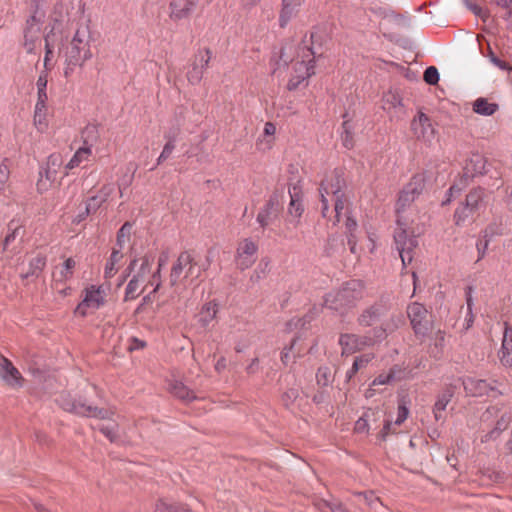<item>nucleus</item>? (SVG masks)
<instances>
[{
    "label": "nucleus",
    "instance_id": "nucleus-1",
    "mask_svg": "<svg viewBox=\"0 0 512 512\" xmlns=\"http://www.w3.org/2000/svg\"><path fill=\"white\" fill-rule=\"evenodd\" d=\"M397 328V323L393 321H384L378 327H374L372 334L357 335L352 333L341 334L339 337V345L341 346L342 355H352L366 347L374 345L377 341L384 339L388 333H392Z\"/></svg>",
    "mask_w": 512,
    "mask_h": 512
},
{
    "label": "nucleus",
    "instance_id": "nucleus-2",
    "mask_svg": "<svg viewBox=\"0 0 512 512\" xmlns=\"http://www.w3.org/2000/svg\"><path fill=\"white\" fill-rule=\"evenodd\" d=\"M425 189V177L423 174L414 175L410 181L399 192L395 205L397 222L401 225L409 224L410 217L414 211L413 205Z\"/></svg>",
    "mask_w": 512,
    "mask_h": 512
},
{
    "label": "nucleus",
    "instance_id": "nucleus-3",
    "mask_svg": "<svg viewBox=\"0 0 512 512\" xmlns=\"http://www.w3.org/2000/svg\"><path fill=\"white\" fill-rule=\"evenodd\" d=\"M365 287L360 280L345 282L335 293H330L325 299L327 307L344 312L356 306L363 299Z\"/></svg>",
    "mask_w": 512,
    "mask_h": 512
},
{
    "label": "nucleus",
    "instance_id": "nucleus-4",
    "mask_svg": "<svg viewBox=\"0 0 512 512\" xmlns=\"http://www.w3.org/2000/svg\"><path fill=\"white\" fill-rule=\"evenodd\" d=\"M207 267L208 264L197 262L191 252L183 251L171 268L170 285L176 286L182 280L192 283L201 277Z\"/></svg>",
    "mask_w": 512,
    "mask_h": 512
},
{
    "label": "nucleus",
    "instance_id": "nucleus-5",
    "mask_svg": "<svg viewBox=\"0 0 512 512\" xmlns=\"http://www.w3.org/2000/svg\"><path fill=\"white\" fill-rule=\"evenodd\" d=\"M88 39L89 35L84 30H77L74 34L66 53L65 77L70 76L76 66H82L92 58Z\"/></svg>",
    "mask_w": 512,
    "mask_h": 512
},
{
    "label": "nucleus",
    "instance_id": "nucleus-6",
    "mask_svg": "<svg viewBox=\"0 0 512 512\" xmlns=\"http://www.w3.org/2000/svg\"><path fill=\"white\" fill-rule=\"evenodd\" d=\"M317 55H320V53L314 47L306 44L298 51V57L292 64L293 73L287 83L289 90L297 89L304 80L315 73L314 62Z\"/></svg>",
    "mask_w": 512,
    "mask_h": 512
},
{
    "label": "nucleus",
    "instance_id": "nucleus-7",
    "mask_svg": "<svg viewBox=\"0 0 512 512\" xmlns=\"http://www.w3.org/2000/svg\"><path fill=\"white\" fill-rule=\"evenodd\" d=\"M414 220H409V224L401 225L397 222V228L394 232V243L399 253L403 266L411 263L413 259V250L417 247L416 237L422 230L413 226Z\"/></svg>",
    "mask_w": 512,
    "mask_h": 512
},
{
    "label": "nucleus",
    "instance_id": "nucleus-8",
    "mask_svg": "<svg viewBox=\"0 0 512 512\" xmlns=\"http://www.w3.org/2000/svg\"><path fill=\"white\" fill-rule=\"evenodd\" d=\"M57 402L63 410L82 417L112 419L114 415V411L111 409L99 408L66 394H61Z\"/></svg>",
    "mask_w": 512,
    "mask_h": 512
},
{
    "label": "nucleus",
    "instance_id": "nucleus-9",
    "mask_svg": "<svg viewBox=\"0 0 512 512\" xmlns=\"http://www.w3.org/2000/svg\"><path fill=\"white\" fill-rule=\"evenodd\" d=\"M345 187L344 173L342 170L335 169L328 173L320 184L321 195V213L323 217H329V200L328 195L335 196L343 194L342 189Z\"/></svg>",
    "mask_w": 512,
    "mask_h": 512
},
{
    "label": "nucleus",
    "instance_id": "nucleus-10",
    "mask_svg": "<svg viewBox=\"0 0 512 512\" xmlns=\"http://www.w3.org/2000/svg\"><path fill=\"white\" fill-rule=\"evenodd\" d=\"M466 393L473 397L489 396L497 398L505 394L502 384L496 380L487 381L485 379H478L475 377H467L462 381Z\"/></svg>",
    "mask_w": 512,
    "mask_h": 512
},
{
    "label": "nucleus",
    "instance_id": "nucleus-11",
    "mask_svg": "<svg viewBox=\"0 0 512 512\" xmlns=\"http://www.w3.org/2000/svg\"><path fill=\"white\" fill-rule=\"evenodd\" d=\"M388 309L385 305L376 303L370 307L364 309L357 318V323L362 327H371L376 323H380V325L384 321H389L393 323H397V326L400 323V318L391 316L389 319L387 318Z\"/></svg>",
    "mask_w": 512,
    "mask_h": 512
},
{
    "label": "nucleus",
    "instance_id": "nucleus-12",
    "mask_svg": "<svg viewBox=\"0 0 512 512\" xmlns=\"http://www.w3.org/2000/svg\"><path fill=\"white\" fill-rule=\"evenodd\" d=\"M41 16H37V10L26 20L23 31V47L27 53H34L40 44Z\"/></svg>",
    "mask_w": 512,
    "mask_h": 512
},
{
    "label": "nucleus",
    "instance_id": "nucleus-13",
    "mask_svg": "<svg viewBox=\"0 0 512 512\" xmlns=\"http://www.w3.org/2000/svg\"><path fill=\"white\" fill-rule=\"evenodd\" d=\"M258 246L251 239H243L238 243L235 263L240 270L250 268L256 261Z\"/></svg>",
    "mask_w": 512,
    "mask_h": 512
},
{
    "label": "nucleus",
    "instance_id": "nucleus-14",
    "mask_svg": "<svg viewBox=\"0 0 512 512\" xmlns=\"http://www.w3.org/2000/svg\"><path fill=\"white\" fill-rule=\"evenodd\" d=\"M407 314L415 333L420 335L426 334L429 329L428 311L426 308L422 304L415 302L408 306Z\"/></svg>",
    "mask_w": 512,
    "mask_h": 512
},
{
    "label": "nucleus",
    "instance_id": "nucleus-15",
    "mask_svg": "<svg viewBox=\"0 0 512 512\" xmlns=\"http://www.w3.org/2000/svg\"><path fill=\"white\" fill-rule=\"evenodd\" d=\"M382 109L388 114L390 120L400 119L405 114L402 97L395 90H388L382 96Z\"/></svg>",
    "mask_w": 512,
    "mask_h": 512
},
{
    "label": "nucleus",
    "instance_id": "nucleus-16",
    "mask_svg": "<svg viewBox=\"0 0 512 512\" xmlns=\"http://www.w3.org/2000/svg\"><path fill=\"white\" fill-rule=\"evenodd\" d=\"M211 59V51L209 49H205L204 51H200L196 56L195 60L192 64L191 70L187 72L188 81L197 85L203 78L204 72L208 67V64Z\"/></svg>",
    "mask_w": 512,
    "mask_h": 512
},
{
    "label": "nucleus",
    "instance_id": "nucleus-17",
    "mask_svg": "<svg viewBox=\"0 0 512 512\" xmlns=\"http://www.w3.org/2000/svg\"><path fill=\"white\" fill-rule=\"evenodd\" d=\"M199 0H170L169 17L173 21H180L189 18L197 9Z\"/></svg>",
    "mask_w": 512,
    "mask_h": 512
},
{
    "label": "nucleus",
    "instance_id": "nucleus-18",
    "mask_svg": "<svg viewBox=\"0 0 512 512\" xmlns=\"http://www.w3.org/2000/svg\"><path fill=\"white\" fill-rule=\"evenodd\" d=\"M411 131L417 139L424 141H430L434 135V128L429 117L421 111L412 119Z\"/></svg>",
    "mask_w": 512,
    "mask_h": 512
},
{
    "label": "nucleus",
    "instance_id": "nucleus-19",
    "mask_svg": "<svg viewBox=\"0 0 512 512\" xmlns=\"http://www.w3.org/2000/svg\"><path fill=\"white\" fill-rule=\"evenodd\" d=\"M0 376L9 386H22L23 378L20 372L12 362L4 356H0Z\"/></svg>",
    "mask_w": 512,
    "mask_h": 512
},
{
    "label": "nucleus",
    "instance_id": "nucleus-20",
    "mask_svg": "<svg viewBox=\"0 0 512 512\" xmlns=\"http://www.w3.org/2000/svg\"><path fill=\"white\" fill-rule=\"evenodd\" d=\"M105 292L102 287L91 286L86 289L83 301L78 305L77 310L84 315V308L98 309L104 304Z\"/></svg>",
    "mask_w": 512,
    "mask_h": 512
},
{
    "label": "nucleus",
    "instance_id": "nucleus-21",
    "mask_svg": "<svg viewBox=\"0 0 512 512\" xmlns=\"http://www.w3.org/2000/svg\"><path fill=\"white\" fill-rule=\"evenodd\" d=\"M280 210L281 208L279 206L278 198L276 196L270 197L264 207L259 211L257 215V222L263 228L270 225L276 218H278Z\"/></svg>",
    "mask_w": 512,
    "mask_h": 512
},
{
    "label": "nucleus",
    "instance_id": "nucleus-22",
    "mask_svg": "<svg viewBox=\"0 0 512 512\" xmlns=\"http://www.w3.org/2000/svg\"><path fill=\"white\" fill-rule=\"evenodd\" d=\"M501 364L505 367H512V326L505 322L501 348L498 352Z\"/></svg>",
    "mask_w": 512,
    "mask_h": 512
},
{
    "label": "nucleus",
    "instance_id": "nucleus-23",
    "mask_svg": "<svg viewBox=\"0 0 512 512\" xmlns=\"http://www.w3.org/2000/svg\"><path fill=\"white\" fill-rule=\"evenodd\" d=\"M487 160L479 153H472L471 156L466 159L463 166L464 176L475 177L477 175H483L487 172L486 170Z\"/></svg>",
    "mask_w": 512,
    "mask_h": 512
},
{
    "label": "nucleus",
    "instance_id": "nucleus-24",
    "mask_svg": "<svg viewBox=\"0 0 512 512\" xmlns=\"http://www.w3.org/2000/svg\"><path fill=\"white\" fill-rule=\"evenodd\" d=\"M114 191L113 184H104L96 195L89 197L86 200V214H94L107 201Z\"/></svg>",
    "mask_w": 512,
    "mask_h": 512
},
{
    "label": "nucleus",
    "instance_id": "nucleus-25",
    "mask_svg": "<svg viewBox=\"0 0 512 512\" xmlns=\"http://www.w3.org/2000/svg\"><path fill=\"white\" fill-rule=\"evenodd\" d=\"M304 0H282V9L279 15V25L281 28L287 24L298 14Z\"/></svg>",
    "mask_w": 512,
    "mask_h": 512
},
{
    "label": "nucleus",
    "instance_id": "nucleus-26",
    "mask_svg": "<svg viewBox=\"0 0 512 512\" xmlns=\"http://www.w3.org/2000/svg\"><path fill=\"white\" fill-rule=\"evenodd\" d=\"M290 203L288 207V213L294 218H300L304 212L302 205V192L297 185H293L289 188Z\"/></svg>",
    "mask_w": 512,
    "mask_h": 512
},
{
    "label": "nucleus",
    "instance_id": "nucleus-27",
    "mask_svg": "<svg viewBox=\"0 0 512 512\" xmlns=\"http://www.w3.org/2000/svg\"><path fill=\"white\" fill-rule=\"evenodd\" d=\"M484 190L481 188L474 189L466 196V202L460 207L458 217H461V212L472 211L475 213L478 211L483 203Z\"/></svg>",
    "mask_w": 512,
    "mask_h": 512
},
{
    "label": "nucleus",
    "instance_id": "nucleus-28",
    "mask_svg": "<svg viewBox=\"0 0 512 512\" xmlns=\"http://www.w3.org/2000/svg\"><path fill=\"white\" fill-rule=\"evenodd\" d=\"M302 47L303 46L297 47L292 43H286L285 45H283L280 51L277 67L274 69V73L281 68V65L283 67H286L289 64H293L296 61V58L298 57V51H300Z\"/></svg>",
    "mask_w": 512,
    "mask_h": 512
},
{
    "label": "nucleus",
    "instance_id": "nucleus-29",
    "mask_svg": "<svg viewBox=\"0 0 512 512\" xmlns=\"http://www.w3.org/2000/svg\"><path fill=\"white\" fill-rule=\"evenodd\" d=\"M331 201L334 203V209L328 211V219H331V215L334 214L333 224L340 222L342 215H348V198L345 194L331 196Z\"/></svg>",
    "mask_w": 512,
    "mask_h": 512
},
{
    "label": "nucleus",
    "instance_id": "nucleus-30",
    "mask_svg": "<svg viewBox=\"0 0 512 512\" xmlns=\"http://www.w3.org/2000/svg\"><path fill=\"white\" fill-rule=\"evenodd\" d=\"M47 263V258L43 254H37L29 261L28 270L21 274L22 279L38 278Z\"/></svg>",
    "mask_w": 512,
    "mask_h": 512
},
{
    "label": "nucleus",
    "instance_id": "nucleus-31",
    "mask_svg": "<svg viewBox=\"0 0 512 512\" xmlns=\"http://www.w3.org/2000/svg\"><path fill=\"white\" fill-rule=\"evenodd\" d=\"M219 312V304L215 300L206 302L199 313V322L203 327H207L213 320L216 319Z\"/></svg>",
    "mask_w": 512,
    "mask_h": 512
},
{
    "label": "nucleus",
    "instance_id": "nucleus-32",
    "mask_svg": "<svg viewBox=\"0 0 512 512\" xmlns=\"http://www.w3.org/2000/svg\"><path fill=\"white\" fill-rule=\"evenodd\" d=\"M511 422V416L508 413H504L497 421L496 426L485 434L482 438V442H488L496 440L502 431L506 430Z\"/></svg>",
    "mask_w": 512,
    "mask_h": 512
},
{
    "label": "nucleus",
    "instance_id": "nucleus-33",
    "mask_svg": "<svg viewBox=\"0 0 512 512\" xmlns=\"http://www.w3.org/2000/svg\"><path fill=\"white\" fill-rule=\"evenodd\" d=\"M47 103H36L34 111V125L40 132L48 128Z\"/></svg>",
    "mask_w": 512,
    "mask_h": 512
},
{
    "label": "nucleus",
    "instance_id": "nucleus-34",
    "mask_svg": "<svg viewBox=\"0 0 512 512\" xmlns=\"http://www.w3.org/2000/svg\"><path fill=\"white\" fill-rule=\"evenodd\" d=\"M373 353H365L357 356L354 359L352 367L346 373L347 381H350L361 369L368 366V364L374 359Z\"/></svg>",
    "mask_w": 512,
    "mask_h": 512
},
{
    "label": "nucleus",
    "instance_id": "nucleus-35",
    "mask_svg": "<svg viewBox=\"0 0 512 512\" xmlns=\"http://www.w3.org/2000/svg\"><path fill=\"white\" fill-rule=\"evenodd\" d=\"M123 258V254L120 249L113 248L110 258L108 259L105 269H104V277L106 279L112 278L118 271V264Z\"/></svg>",
    "mask_w": 512,
    "mask_h": 512
},
{
    "label": "nucleus",
    "instance_id": "nucleus-36",
    "mask_svg": "<svg viewBox=\"0 0 512 512\" xmlns=\"http://www.w3.org/2000/svg\"><path fill=\"white\" fill-rule=\"evenodd\" d=\"M499 106L497 103L489 102L486 98H478L473 103V111L479 115L491 116L497 110Z\"/></svg>",
    "mask_w": 512,
    "mask_h": 512
},
{
    "label": "nucleus",
    "instance_id": "nucleus-37",
    "mask_svg": "<svg viewBox=\"0 0 512 512\" xmlns=\"http://www.w3.org/2000/svg\"><path fill=\"white\" fill-rule=\"evenodd\" d=\"M380 412L369 410L362 417H360L354 426V430L357 433H367L370 429L369 422L373 420L374 422L380 418Z\"/></svg>",
    "mask_w": 512,
    "mask_h": 512
},
{
    "label": "nucleus",
    "instance_id": "nucleus-38",
    "mask_svg": "<svg viewBox=\"0 0 512 512\" xmlns=\"http://www.w3.org/2000/svg\"><path fill=\"white\" fill-rule=\"evenodd\" d=\"M24 233L25 229L22 226L11 221L8 225V233L3 241L4 250H8L17 238H22L24 236Z\"/></svg>",
    "mask_w": 512,
    "mask_h": 512
},
{
    "label": "nucleus",
    "instance_id": "nucleus-39",
    "mask_svg": "<svg viewBox=\"0 0 512 512\" xmlns=\"http://www.w3.org/2000/svg\"><path fill=\"white\" fill-rule=\"evenodd\" d=\"M154 512H191L190 508L183 503H168L159 499L155 503Z\"/></svg>",
    "mask_w": 512,
    "mask_h": 512
},
{
    "label": "nucleus",
    "instance_id": "nucleus-40",
    "mask_svg": "<svg viewBox=\"0 0 512 512\" xmlns=\"http://www.w3.org/2000/svg\"><path fill=\"white\" fill-rule=\"evenodd\" d=\"M83 147L91 148L100 140L99 129L96 125H87L82 131Z\"/></svg>",
    "mask_w": 512,
    "mask_h": 512
},
{
    "label": "nucleus",
    "instance_id": "nucleus-41",
    "mask_svg": "<svg viewBox=\"0 0 512 512\" xmlns=\"http://www.w3.org/2000/svg\"><path fill=\"white\" fill-rule=\"evenodd\" d=\"M170 392L175 397L186 402L196 399L194 392L181 382L172 383L170 386Z\"/></svg>",
    "mask_w": 512,
    "mask_h": 512
},
{
    "label": "nucleus",
    "instance_id": "nucleus-42",
    "mask_svg": "<svg viewBox=\"0 0 512 512\" xmlns=\"http://www.w3.org/2000/svg\"><path fill=\"white\" fill-rule=\"evenodd\" d=\"M91 154L92 151L88 147H80L66 164L65 169L71 170L78 167L83 161H88Z\"/></svg>",
    "mask_w": 512,
    "mask_h": 512
},
{
    "label": "nucleus",
    "instance_id": "nucleus-43",
    "mask_svg": "<svg viewBox=\"0 0 512 512\" xmlns=\"http://www.w3.org/2000/svg\"><path fill=\"white\" fill-rule=\"evenodd\" d=\"M47 83H48V72L42 71L37 79V102L36 103H47Z\"/></svg>",
    "mask_w": 512,
    "mask_h": 512
},
{
    "label": "nucleus",
    "instance_id": "nucleus-44",
    "mask_svg": "<svg viewBox=\"0 0 512 512\" xmlns=\"http://www.w3.org/2000/svg\"><path fill=\"white\" fill-rule=\"evenodd\" d=\"M448 404V397L443 394L439 399L436 401L433 409L434 417L437 422H440V424L443 426L445 424L447 413H446V406Z\"/></svg>",
    "mask_w": 512,
    "mask_h": 512
},
{
    "label": "nucleus",
    "instance_id": "nucleus-45",
    "mask_svg": "<svg viewBox=\"0 0 512 512\" xmlns=\"http://www.w3.org/2000/svg\"><path fill=\"white\" fill-rule=\"evenodd\" d=\"M67 15L66 7L62 2H57L52 9V12L49 16L51 22H53L51 32L56 29L63 21L65 16Z\"/></svg>",
    "mask_w": 512,
    "mask_h": 512
},
{
    "label": "nucleus",
    "instance_id": "nucleus-46",
    "mask_svg": "<svg viewBox=\"0 0 512 512\" xmlns=\"http://www.w3.org/2000/svg\"><path fill=\"white\" fill-rule=\"evenodd\" d=\"M153 260L154 259L152 256L145 255L144 257H142L140 268L133 277H137L139 281L143 283L147 276L151 273Z\"/></svg>",
    "mask_w": 512,
    "mask_h": 512
},
{
    "label": "nucleus",
    "instance_id": "nucleus-47",
    "mask_svg": "<svg viewBox=\"0 0 512 512\" xmlns=\"http://www.w3.org/2000/svg\"><path fill=\"white\" fill-rule=\"evenodd\" d=\"M466 296V303H467V309H466V317L463 323V329L467 330L472 326L473 323V314H472V305H473V299H472V288L468 286L465 291Z\"/></svg>",
    "mask_w": 512,
    "mask_h": 512
},
{
    "label": "nucleus",
    "instance_id": "nucleus-48",
    "mask_svg": "<svg viewBox=\"0 0 512 512\" xmlns=\"http://www.w3.org/2000/svg\"><path fill=\"white\" fill-rule=\"evenodd\" d=\"M131 230L132 224L130 222H125L119 229L117 233L116 245L118 246L117 249H120V251L123 249L125 243L130 239Z\"/></svg>",
    "mask_w": 512,
    "mask_h": 512
},
{
    "label": "nucleus",
    "instance_id": "nucleus-49",
    "mask_svg": "<svg viewBox=\"0 0 512 512\" xmlns=\"http://www.w3.org/2000/svg\"><path fill=\"white\" fill-rule=\"evenodd\" d=\"M141 283L142 282L139 281V279L137 277H133L129 281V283H128L126 289H125V297H124L125 301L134 300V299H136L139 296V294L141 292L139 290V287H140Z\"/></svg>",
    "mask_w": 512,
    "mask_h": 512
},
{
    "label": "nucleus",
    "instance_id": "nucleus-50",
    "mask_svg": "<svg viewBox=\"0 0 512 512\" xmlns=\"http://www.w3.org/2000/svg\"><path fill=\"white\" fill-rule=\"evenodd\" d=\"M10 177L9 160L3 159L0 163V193L3 192L7 186Z\"/></svg>",
    "mask_w": 512,
    "mask_h": 512
},
{
    "label": "nucleus",
    "instance_id": "nucleus-51",
    "mask_svg": "<svg viewBox=\"0 0 512 512\" xmlns=\"http://www.w3.org/2000/svg\"><path fill=\"white\" fill-rule=\"evenodd\" d=\"M466 6L475 16L482 19L483 21H486L489 18L488 10L479 6L478 4L466 0Z\"/></svg>",
    "mask_w": 512,
    "mask_h": 512
},
{
    "label": "nucleus",
    "instance_id": "nucleus-52",
    "mask_svg": "<svg viewBox=\"0 0 512 512\" xmlns=\"http://www.w3.org/2000/svg\"><path fill=\"white\" fill-rule=\"evenodd\" d=\"M99 430L111 442H115L118 439V437H119V435H118V424H116V423L114 425H112V426L101 425V426H99Z\"/></svg>",
    "mask_w": 512,
    "mask_h": 512
},
{
    "label": "nucleus",
    "instance_id": "nucleus-53",
    "mask_svg": "<svg viewBox=\"0 0 512 512\" xmlns=\"http://www.w3.org/2000/svg\"><path fill=\"white\" fill-rule=\"evenodd\" d=\"M424 81L429 85H435L439 81V73L436 67L430 66L424 72Z\"/></svg>",
    "mask_w": 512,
    "mask_h": 512
},
{
    "label": "nucleus",
    "instance_id": "nucleus-54",
    "mask_svg": "<svg viewBox=\"0 0 512 512\" xmlns=\"http://www.w3.org/2000/svg\"><path fill=\"white\" fill-rule=\"evenodd\" d=\"M50 38H51V35H50V33H48L45 36V57H44L45 70L44 71H48L51 69L49 62H50V57L53 53V45L50 42Z\"/></svg>",
    "mask_w": 512,
    "mask_h": 512
},
{
    "label": "nucleus",
    "instance_id": "nucleus-55",
    "mask_svg": "<svg viewBox=\"0 0 512 512\" xmlns=\"http://www.w3.org/2000/svg\"><path fill=\"white\" fill-rule=\"evenodd\" d=\"M393 426L395 425L390 419L384 420L383 428L379 432L378 438L382 441H385L390 434L396 433V430L393 428Z\"/></svg>",
    "mask_w": 512,
    "mask_h": 512
},
{
    "label": "nucleus",
    "instance_id": "nucleus-56",
    "mask_svg": "<svg viewBox=\"0 0 512 512\" xmlns=\"http://www.w3.org/2000/svg\"><path fill=\"white\" fill-rule=\"evenodd\" d=\"M76 266V262L72 258H68L65 260L63 268L61 270V275L63 279H68L72 276L73 270Z\"/></svg>",
    "mask_w": 512,
    "mask_h": 512
},
{
    "label": "nucleus",
    "instance_id": "nucleus-57",
    "mask_svg": "<svg viewBox=\"0 0 512 512\" xmlns=\"http://www.w3.org/2000/svg\"><path fill=\"white\" fill-rule=\"evenodd\" d=\"M174 149H175V144L167 141L163 147L161 154L159 155V157L157 159V164L159 165V164L163 163L164 161H166L171 156Z\"/></svg>",
    "mask_w": 512,
    "mask_h": 512
},
{
    "label": "nucleus",
    "instance_id": "nucleus-58",
    "mask_svg": "<svg viewBox=\"0 0 512 512\" xmlns=\"http://www.w3.org/2000/svg\"><path fill=\"white\" fill-rule=\"evenodd\" d=\"M409 410L404 403H399L397 418L394 421V425L400 426L408 417Z\"/></svg>",
    "mask_w": 512,
    "mask_h": 512
},
{
    "label": "nucleus",
    "instance_id": "nucleus-59",
    "mask_svg": "<svg viewBox=\"0 0 512 512\" xmlns=\"http://www.w3.org/2000/svg\"><path fill=\"white\" fill-rule=\"evenodd\" d=\"M317 382L326 386L330 382V371L327 367H320L316 374Z\"/></svg>",
    "mask_w": 512,
    "mask_h": 512
},
{
    "label": "nucleus",
    "instance_id": "nucleus-60",
    "mask_svg": "<svg viewBox=\"0 0 512 512\" xmlns=\"http://www.w3.org/2000/svg\"><path fill=\"white\" fill-rule=\"evenodd\" d=\"M459 211H460V207L456 209L455 214H454L455 224L458 226L463 225L467 221L471 220L472 216L474 214L472 211L461 212V217H458Z\"/></svg>",
    "mask_w": 512,
    "mask_h": 512
},
{
    "label": "nucleus",
    "instance_id": "nucleus-61",
    "mask_svg": "<svg viewBox=\"0 0 512 512\" xmlns=\"http://www.w3.org/2000/svg\"><path fill=\"white\" fill-rule=\"evenodd\" d=\"M394 379V371L390 370L387 374H380L374 380L372 385H384L390 383Z\"/></svg>",
    "mask_w": 512,
    "mask_h": 512
},
{
    "label": "nucleus",
    "instance_id": "nucleus-62",
    "mask_svg": "<svg viewBox=\"0 0 512 512\" xmlns=\"http://www.w3.org/2000/svg\"><path fill=\"white\" fill-rule=\"evenodd\" d=\"M346 222H345V226H346V229H347V232L349 233V244L352 243V237L354 236V232L356 231L357 229V222L352 218L350 217L349 215H346Z\"/></svg>",
    "mask_w": 512,
    "mask_h": 512
},
{
    "label": "nucleus",
    "instance_id": "nucleus-63",
    "mask_svg": "<svg viewBox=\"0 0 512 512\" xmlns=\"http://www.w3.org/2000/svg\"><path fill=\"white\" fill-rule=\"evenodd\" d=\"M344 134L342 135L343 144L346 148L353 147V137L351 132L348 130V122L343 123Z\"/></svg>",
    "mask_w": 512,
    "mask_h": 512
},
{
    "label": "nucleus",
    "instance_id": "nucleus-64",
    "mask_svg": "<svg viewBox=\"0 0 512 512\" xmlns=\"http://www.w3.org/2000/svg\"><path fill=\"white\" fill-rule=\"evenodd\" d=\"M298 397L296 389H289L282 395V401L286 406H289Z\"/></svg>",
    "mask_w": 512,
    "mask_h": 512
}]
</instances>
